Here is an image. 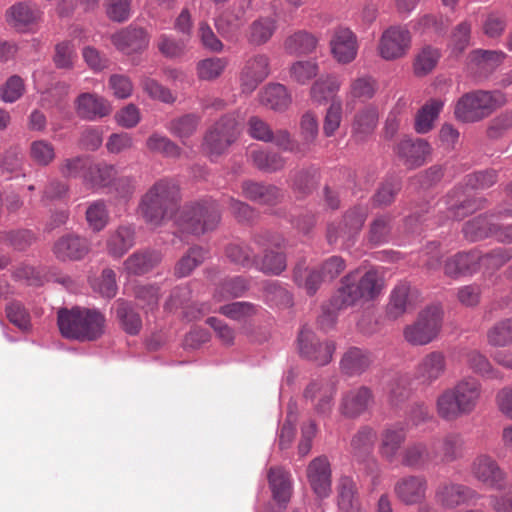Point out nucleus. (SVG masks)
<instances>
[{
  "label": "nucleus",
  "instance_id": "35",
  "mask_svg": "<svg viewBox=\"0 0 512 512\" xmlns=\"http://www.w3.org/2000/svg\"><path fill=\"white\" fill-rule=\"evenodd\" d=\"M242 194L251 201L267 205L277 203L282 196L277 187L252 181L243 182Z\"/></svg>",
  "mask_w": 512,
  "mask_h": 512
},
{
  "label": "nucleus",
  "instance_id": "40",
  "mask_svg": "<svg viewBox=\"0 0 512 512\" xmlns=\"http://www.w3.org/2000/svg\"><path fill=\"white\" fill-rule=\"evenodd\" d=\"M260 102L272 110L282 111L290 105L291 97L284 85L269 84L260 93Z\"/></svg>",
  "mask_w": 512,
  "mask_h": 512
},
{
  "label": "nucleus",
  "instance_id": "61",
  "mask_svg": "<svg viewBox=\"0 0 512 512\" xmlns=\"http://www.w3.org/2000/svg\"><path fill=\"white\" fill-rule=\"evenodd\" d=\"M391 235V219L388 216L376 217L370 224L368 240L374 245L389 241Z\"/></svg>",
  "mask_w": 512,
  "mask_h": 512
},
{
  "label": "nucleus",
  "instance_id": "15",
  "mask_svg": "<svg viewBox=\"0 0 512 512\" xmlns=\"http://www.w3.org/2000/svg\"><path fill=\"white\" fill-rule=\"evenodd\" d=\"M427 479L422 475H406L394 485L396 498L405 505L419 504L426 498Z\"/></svg>",
  "mask_w": 512,
  "mask_h": 512
},
{
  "label": "nucleus",
  "instance_id": "42",
  "mask_svg": "<svg viewBox=\"0 0 512 512\" xmlns=\"http://www.w3.org/2000/svg\"><path fill=\"white\" fill-rule=\"evenodd\" d=\"M317 42L314 35L300 30L285 39L284 49L290 55L309 54L315 50Z\"/></svg>",
  "mask_w": 512,
  "mask_h": 512
},
{
  "label": "nucleus",
  "instance_id": "2",
  "mask_svg": "<svg viewBox=\"0 0 512 512\" xmlns=\"http://www.w3.org/2000/svg\"><path fill=\"white\" fill-rule=\"evenodd\" d=\"M181 201L180 188L173 179L162 178L156 181L141 197L138 213L144 222L154 228L165 221L176 218Z\"/></svg>",
  "mask_w": 512,
  "mask_h": 512
},
{
  "label": "nucleus",
  "instance_id": "3",
  "mask_svg": "<svg viewBox=\"0 0 512 512\" xmlns=\"http://www.w3.org/2000/svg\"><path fill=\"white\" fill-rule=\"evenodd\" d=\"M382 288V279L375 270H369L361 277H358L357 271L347 274L330 300L331 308L320 317V325L324 326L326 320L333 324L335 311L353 306L361 299L372 300L380 294Z\"/></svg>",
  "mask_w": 512,
  "mask_h": 512
},
{
  "label": "nucleus",
  "instance_id": "33",
  "mask_svg": "<svg viewBox=\"0 0 512 512\" xmlns=\"http://www.w3.org/2000/svg\"><path fill=\"white\" fill-rule=\"evenodd\" d=\"M432 449L433 452H436L437 457H440L441 462L451 463L462 457L464 440L459 434H448L438 443L434 442Z\"/></svg>",
  "mask_w": 512,
  "mask_h": 512
},
{
  "label": "nucleus",
  "instance_id": "29",
  "mask_svg": "<svg viewBox=\"0 0 512 512\" xmlns=\"http://www.w3.org/2000/svg\"><path fill=\"white\" fill-rule=\"evenodd\" d=\"M482 260L483 258L477 251L458 253L446 261L444 272L450 277L473 273L478 269Z\"/></svg>",
  "mask_w": 512,
  "mask_h": 512
},
{
  "label": "nucleus",
  "instance_id": "48",
  "mask_svg": "<svg viewBox=\"0 0 512 512\" xmlns=\"http://www.w3.org/2000/svg\"><path fill=\"white\" fill-rule=\"evenodd\" d=\"M377 90L378 83L376 79L369 75H362L351 80L347 97L365 102L372 99Z\"/></svg>",
  "mask_w": 512,
  "mask_h": 512
},
{
  "label": "nucleus",
  "instance_id": "16",
  "mask_svg": "<svg viewBox=\"0 0 512 512\" xmlns=\"http://www.w3.org/2000/svg\"><path fill=\"white\" fill-rule=\"evenodd\" d=\"M149 41L148 33L133 25L122 28L111 36L115 48L127 55L142 52L148 47Z\"/></svg>",
  "mask_w": 512,
  "mask_h": 512
},
{
  "label": "nucleus",
  "instance_id": "54",
  "mask_svg": "<svg viewBox=\"0 0 512 512\" xmlns=\"http://www.w3.org/2000/svg\"><path fill=\"white\" fill-rule=\"evenodd\" d=\"M248 289V282L240 276L225 279L216 288L214 298L217 301H223L229 298L242 296Z\"/></svg>",
  "mask_w": 512,
  "mask_h": 512
},
{
  "label": "nucleus",
  "instance_id": "5",
  "mask_svg": "<svg viewBox=\"0 0 512 512\" xmlns=\"http://www.w3.org/2000/svg\"><path fill=\"white\" fill-rule=\"evenodd\" d=\"M220 220L219 204L209 199L185 204L176 215L175 223L182 231L200 236L214 231Z\"/></svg>",
  "mask_w": 512,
  "mask_h": 512
},
{
  "label": "nucleus",
  "instance_id": "9",
  "mask_svg": "<svg viewBox=\"0 0 512 512\" xmlns=\"http://www.w3.org/2000/svg\"><path fill=\"white\" fill-rule=\"evenodd\" d=\"M367 215L368 209L365 206L359 205L348 210L340 223H331L328 226V242L330 244L337 243L339 240H341L343 244L352 242L361 231Z\"/></svg>",
  "mask_w": 512,
  "mask_h": 512
},
{
  "label": "nucleus",
  "instance_id": "25",
  "mask_svg": "<svg viewBox=\"0 0 512 512\" xmlns=\"http://www.w3.org/2000/svg\"><path fill=\"white\" fill-rule=\"evenodd\" d=\"M41 11L31 2H19L6 11V20L15 29L25 31L41 18Z\"/></svg>",
  "mask_w": 512,
  "mask_h": 512
},
{
  "label": "nucleus",
  "instance_id": "22",
  "mask_svg": "<svg viewBox=\"0 0 512 512\" xmlns=\"http://www.w3.org/2000/svg\"><path fill=\"white\" fill-rule=\"evenodd\" d=\"M75 111L84 120L94 121L108 116L111 105L102 96L95 93H81L75 100Z\"/></svg>",
  "mask_w": 512,
  "mask_h": 512
},
{
  "label": "nucleus",
  "instance_id": "37",
  "mask_svg": "<svg viewBox=\"0 0 512 512\" xmlns=\"http://www.w3.org/2000/svg\"><path fill=\"white\" fill-rule=\"evenodd\" d=\"M341 83L334 75H326L318 78L310 89L311 100L318 104L324 105L334 97L340 89Z\"/></svg>",
  "mask_w": 512,
  "mask_h": 512
},
{
  "label": "nucleus",
  "instance_id": "64",
  "mask_svg": "<svg viewBox=\"0 0 512 512\" xmlns=\"http://www.w3.org/2000/svg\"><path fill=\"white\" fill-rule=\"evenodd\" d=\"M266 274L278 275L286 268V258L281 252L267 250L263 259L254 264Z\"/></svg>",
  "mask_w": 512,
  "mask_h": 512
},
{
  "label": "nucleus",
  "instance_id": "6",
  "mask_svg": "<svg viewBox=\"0 0 512 512\" xmlns=\"http://www.w3.org/2000/svg\"><path fill=\"white\" fill-rule=\"evenodd\" d=\"M506 102L499 91H475L466 93L455 106V117L462 122H476L489 116Z\"/></svg>",
  "mask_w": 512,
  "mask_h": 512
},
{
  "label": "nucleus",
  "instance_id": "59",
  "mask_svg": "<svg viewBox=\"0 0 512 512\" xmlns=\"http://www.w3.org/2000/svg\"><path fill=\"white\" fill-rule=\"evenodd\" d=\"M225 253L226 257L235 265L251 267L256 263L255 252L246 244H230Z\"/></svg>",
  "mask_w": 512,
  "mask_h": 512
},
{
  "label": "nucleus",
  "instance_id": "49",
  "mask_svg": "<svg viewBox=\"0 0 512 512\" xmlns=\"http://www.w3.org/2000/svg\"><path fill=\"white\" fill-rule=\"evenodd\" d=\"M443 108V102L439 99L429 100L417 113L415 130L425 134L433 128L434 121Z\"/></svg>",
  "mask_w": 512,
  "mask_h": 512
},
{
  "label": "nucleus",
  "instance_id": "21",
  "mask_svg": "<svg viewBox=\"0 0 512 512\" xmlns=\"http://www.w3.org/2000/svg\"><path fill=\"white\" fill-rule=\"evenodd\" d=\"M330 48L338 63H351L358 52L357 37L350 29L340 27L334 31L330 40Z\"/></svg>",
  "mask_w": 512,
  "mask_h": 512
},
{
  "label": "nucleus",
  "instance_id": "13",
  "mask_svg": "<svg viewBox=\"0 0 512 512\" xmlns=\"http://www.w3.org/2000/svg\"><path fill=\"white\" fill-rule=\"evenodd\" d=\"M270 74V59L266 54H255L246 60L240 74L243 92L251 93Z\"/></svg>",
  "mask_w": 512,
  "mask_h": 512
},
{
  "label": "nucleus",
  "instance_id": "44",
  "mask_svg": "<svg viewBox=\"0 0 512 512\" xmlns=\"http://www.w3.org/2000/svg\"><path fill=\"white\" fill-rule=\"evenodd\" d=\"M378 116V110L373 106H367L356 113L352 131L358 139L362 140L373 133Z\"/></svg>",
  "mask_w": 512,
  "mask_h": 512
},
{
  "label": "nucleus",
  "instance_id": "38",
  "mask_svg": "<svg viewBox=\"0 0 512 512\" xmlns=\"http://www.w3.org/2000/svg\"><path fill=\"white\" fill-rule=\"evenodd\" d=\"M200 122L199 115L189 113L172 119L167 125V130L186 145V141L196 133Z\"/></svg>",
  "mask_w": 512,
  "mask_h": 512
},
{
  "label": "nucleus",
  "instance_id": "53",
  "mask_svg": "<svg viewBox=\"0 0 512 512\" xmlns=\"http://www.w3.org/2000/svg\"><path fill=\"white\" fill-rule=\"evenodd\" d=\"M495 224L487 216H478L469 220L463 227L465 237L470 241H477L493 236Z\"/></svg>",
  "mask_w": 512,
  "mask_h": 512
},
{
  "label": "nucleus",
  "instance_id": "39",
  "mask_svg": "<svg viewBox=\"0 0 512 512\" xmlns=\"http://www.w3.org/2000/svg\"><path fill=\"white\" fill-rule=\"evenodd\" d=\"M505 57L502 51L478 49L471 53L470 60L480 74L487 76L502 64Z\"/></svg>",
  "mask_w": 512,
  "mask_h": 512
},
{
  "label": "nucleus",
  "instance_id": "10",
  "mask_svg": "<svg viewBox=\"0 0 512 512\" xmlns=\"http://www.w3.org/2000/svg\"><path fill=\"white\" fill-rule=\"evenodd\" d=\"M447 365V358L442 351H431L417 362L413 377L421 385L431 386L446 374Z\"/></svg>",
  "mask_w": 512,
  "mask_h": 512
},
{
  "label": "nucleus",
  "instance_id": "12",
  "mask_svg": "<svg viewBox=\"0 0 512 512\" xmlns=\"http://www.w3.org/2000/svg\"><path fill=\"white\" fill-rule=\"evenodd\" d=\"M411 45V35L407 29L390 27L385 30L379 43V53L385 60L404 56Z\"/></svg>",
  "mask_w": 512,
  "mask_h": 512
},
{
  "label": "nucleus",
  "instance_id": "45",
  "mask_svg": "<svg viewBox=\"0 0 512 512\" xmlns=\"http://www.w3.org/2000/svg\"><path fill=\"white\" fill-rule=\"evenodd\" d=\"M208 251L200 246L191 247L174 267V274L178 278L189 276L206 259Z\"/></svg>",
  "mask_w": 512,
  "mask_h": 512
},
{
  "label": "nucleus",
  "instance_id": "36",
  "mask_svg": "<svg viewBox=\"0 0 512 512\" xmlns=\"http://www.w3.org/2000/svg\"><path fill=\"white\" fill-rule=\"evenodd\" d=\"M277 29V21L273 17L261 16L254 20L248 27L246 38L254 46L267 43Z\"/></svg>",
  "mask_w": 512,
  "mask_h": 512
},
{
  "label": "nucleus",
  "instance_id": "24",
  "mask_svg": "<svg viewBox=\"0 0 512 512\" xmlns=\"http://www.w3.org/2000/svg\"><path fill=\"white\" fill-rule=\"evenodd\" d=\"M407 438L406 429L403 426L394 425L386 428L381 434L379 453L389 463L400 460V449Z\"/></svg>",
  "mask_w": 512,
  "mask_h": 512
},
{
  "label": "nucleus",
  "instance_id": "27",
  "mask_svg": "<svg viewBox=\"0 0 512 512\" xmlns=\"http://www.w3.org/2000/svg\"><path fill=\"white\" fill-rule=\"evenodd\" d=\"M374 397L370 388L360 386L348 391L342 398L341 411L345 416L357 417L364 413L373 403Z\"/></svg>",
  "mask_w": 512,
  "mask_h": 512
},
{
  "label": "nucleus",
  "instance_id": "1",
  "mask_svg": "<svg viewBox=\"0 0 512 512\" xmlns=\"http://www.w3.org/2000/svg\"><path fill=\"white\" fill-rule=\"evenodd\" d=\"M482 396L483 387L480 381L472 376H466L438 394L435 411L444 421H456L472 414L479 406Z\"/></svg>",
  "mask_w": 512,
  "mask_h": 512
},
{
  "label": "nucleus",
  "instance_id": "41",
  "mask_svg": "<svg viewBox=\"0 0 512 512\" xmlns=\"http://www.w3.org/2000/svg\"><path fill=\"white\" fill-rule=\"evenodd\" d=\"M116 317L121 328L130 335H137L142 328V319L130 302L118 300L116 302Z\"/></svg>",
  "mask_w": 512,
  "mask_h": 512
},
{
  "label": "nucleus",
  "instance_id": "17",
  "mask_svg": "<svg viewBox=\"0 0 512 512\" xmlns=\"http://www.w3.org/2000/svg\"><path fill=\"white\" fill-rule=\"evenodd\" d=\"M252 5L251 0H238L232 7L225 10L215 21L217 31L224 37L237 33L247 21V12Z\"/></svg>",
  "mask_w": 512,
  "mask_h": 512
},
{
  "label": "nucleus",
  "instance_id": "7",
  "mask_svg": "<svg viewBox=\"0 0 512 512\" xmlns=\"http://www.w3.org/2000/svg\"><path fill=\"white\" fill-rule=\"evenodd\" d=\"M240 132V125L235 117L231 115L221 117L207 130L202 143L203 152L211 160H216L236 142Z\"/></svg>",
  "mask_w": 512,
  "mask_h": 512
},
{
  "label": "nucleus",
  "instance_id": "32",
  "mask_svg": "<svg viewBox=\"0 0 512 512\" xmlns=\"http://www.w3.org/2000/svg\"><path fill=\"white\" fill-rule=\"evenodd\" d=\"M267 478L274 500L283 504V508H285L291 497L289 473L281 467H271Z\"/></svg>",
  "mask_w": 512,
  "mask_h": 512
},
{
  "label": "nucleus",
  "instance_id": "34",
  "mask_svg": "<svg viewBox=\"0 0 512 512\" xmlns=\"http://www.w3.org/2000/svg\"><path fill=\"white\" fill-rule=\"evenodd\" d=\"M145 148L149 153L158 154L165 158L178 159L182 155V149L176 142L157 131L147 137Z\"/></svg>",
  "mask_w": 512,
  "mask_h": 512
},
{
  "label": "nucleus",
  "instance_id": "58",
  "mask_svg": "<svg viewBox=\"0 0 512 512\" xmlns=\"http://www.w3.org/2000/svg\"><path fill=\"white\" fill-rule=\"evenodd\" d=\"M488 344L493 347H505L512 344V319L497 322L487 331Z\"/></svg>",
  "mask_w": 512,
  "mask_h": 512
},
{
  "label": "nucleus",
  "instance_id": "55",
  "mask_svg": "<svg viewBox=\"0 0 512 512\" xmlns=\"http://www.w3.org/2000/svg\"><path fill=\"white\" fill-rule=\"evenodd\" d=\"M225 58L210 57L200 60L196 65L197 77L200 80L212 81L222 75L227 67Z\"/></svg>",
  "mask_w": 512,
  "mask_h": 512
},
{
  "label": "nucleus",
  "instance_id": "56",
  "mask_svg": "<svg viewBox=\"0 0 512 512\" xmlns=\"http://www.w3.org/2000/svg\"><path fill=\"white\" fill-rule=\"evenodd\" d=\"M29 157L39 166H48L56 158L55 147L45 139L32 141L29 147Z\"/></svg>",
  "mask_w": 512,
  "mask_h": 512
},
{
  "label": "nucleus",
  "instance_id": "46",
  "mask_svg": "<svg viewBox=\"0 0 512 512\" xmlns=\"http://www.w3.org/2000/svg\"><path fill=\"white\" fill-rule=\"evenodd\" d=\"M293 279L295 283L299 287L304 288L309 295H314L321 283L326 281L320 269H309L301 263L295 267Z\"/></svg>",
  "mask_w": 512,
  "mask_h": 512
},
{
  "label": "nucleus",
  "instance_id": "26",
  "mask_svg": "<svg viewBox=\"0 0 512 512\" xmlns=\"http://www.w3.org/2000/svg\"><path fill=\"white\" fill-rule=\"evenodd\" d=\"M437 457L425 442L417 441L407 445L401 452L400 463L404 467L421 470Z\"/></svg>",
  "mask_w": 512,
  "mask_h": 512
},
{
  "label": "nucleus",
  "instance_id": "28",
  "mask_svg": "<svg viewBox=\"0 0 512 512\" xmlns=\"http://www.w3.org/2000/svg\"><path fill=\"white\" fill-rule=\"evenodd\" d=\"M162 255L156 250H139L124 261V270L128 274L143 275L160 263Z\"/></svg>",
  "mask_w": 512,
  "mask_h": 512
},
{
  "label": "nucleus",
  "instance_id": "51",
  "mask_svg": "<svg viewBox=\"0 0 512 512\" xmlns=\"http://www.w3.org/2000/svg\"><path fill=\"white\" fill-rule=\"evenodd\" d=\"M250 158L253 165L265 172H276L284 168L286 160L277 152L252 150Z\"/></svg>",
  "mask_w": 512,
  "mask_h": 512
},
{
  "label": "nucleus",
  "instance_id": "8",
  "mask_svg": "<svg viewBox=\"0 0 512 512\" xmlns=\"http://www.w3.org/2000/svg\"><path fill=\"white\" fill-rule=\"evenodd\" d=\"M443 309L433 304L422 310L417 319L404 328V339L413 346H424L435 340L441 330Z\"/></svg>",
  "mask_w": 512,
  "mask_h": 512
},
{
  "label": "nucleus",
  "instance_id": "62",
  "mask_svg": "<svg viewBox=\"0 0 512 512\" xmlns=\"http://www.w3.org/2000/svg\"><path fill=\"white\" fill-rule=\"evenodd\" d=\"M300 129L302 138L300 145L304 147L306 153L318 136L319 126L316 115L312 112L305 113L301 118Z\"/></svg>",
  "mask_w": 512,
  "mask_h": 512
},
{
  "label": "nucleus",
  "instance_id": "47",
  "mask_svg": "<svg viewBox=\"0 0 512 512\" xmlns=\"http://www.w3.org/2000/svg\"><path fill=\"white\" fill-rule=\"evenodd\" d=\"M411 307L410 286L400 283L391 292L387 314L392 319L402 316Z\"/></svg>",
  "mask_w": 512,
  "mask_h": 512
},
{
  "label": "nucleus",
  "instance_id": "57",
  "mask_svg": "<svg viewBox=\"0 0 512 512\" xmlns=\"http://www.w3.org/2000/svg\"><path fill=\"white\" fill-rule=\"evenodd\" d=\"M116 175L115 166L107 163H97L89 167V171L84 175V178L93 186L104 187L109 185Z\"/></svg>",
  "mask_w": 512,
  "mask_h": 512
},
{
  "label": "nucleus",
  "instance_id": "19",
  "mask_svg": "<svg viewBox=\"0 0 512 512\" xmlns=\"http://www.w3.org/2000/svg\"><path fill=\"white\" fill-rule=\"evenodd\" d=\"M478 493L463 484L445 482L438 486L435 492L436 502L443 508L453 509L478 498Z\"/></svg>",
  "mask_w": 512,
  "mask_h": 512
},
{
  "label": "nucleus",
  "instance_id": "52",
  "mask_svg": "<svg viewBox=\"0 0 512 512\" xmlns=\"http://www.w3.org/2000/svg\"><path fill=\"white\" fill-rule=\"evenodd\" d=\"M441 57L440 51L431 46L423 47L415 56L413 70L416 76L431 73Z\"/></svg>",
  "mask_w": 512,
  "mask_h": 512
},
{
  "label": "nucleus",
  "instance_id": "20",
  "mask_svg": "<svg viewBox=\"0 0 512 512\" xmlns=\"http://www.w3.org/2000/svg\"><path fill=\"white\" fill-rule=\"evenodd\" d=\"M52 251L60 261H78L89 253L90 245L85 238L75 234H66L55 241Z\"/></svg>",
  "mask_w": 512,
  "mask_h": 512
},
{
  "label": "nucleus",
  "instance_id": "23",
  "mask_svg": "<svg viewBox=\"0 0 512 512\" xmlns=\"http://www.w3.org/2000/svg\"><path fill=\"white\" fill-rule=\"evenodd\" d=\"M430 151L429 143L423 139L413 140L405 138L399 142L396 148L398 157L408 168H416L423 165Z\"/></svg>",
  "mask_w": 512,
  "mask_h": 512
},
{
  "label": "nucleus",
  "instance_id": "4",
  "mask_svg": "<svg viewBox=\"0 0 512 512\" xmlns=\"http://www.w3.org/2000/svg\"><path fill=\"white\" fill-rule=\"evenodd\" d=\"M57 325L64 338L94 341L104 333L105 317L96 310L62 308L57 312Z\"/></svg>",
  "mask_w": 512,
  "mask_h": 512
},
{
  "label": "nucleus",
  "instance_id": "14",
  "mask_svg": "<svg viewBox=\"0 0 512 512\" xmlns=\"http://www.w3.org/2000/svg\"><path fill=\"white\" fill-rule=\"evenodd\" d=\"M471 473L484 486L500 490L503 488L505 473L495 459L487 454L478 455L471 466Z\"/></svg>",
  "mask_w": 512,
  "mask_h": 512
},
{
  "label": "nucleus",
  "instance_id": "63",
  "mask_svg": "<svg viewBox=\"0 0 512 512\" xmlns=\"http://www.w3.org/2000/svg\"><path fill=\"white\" fill-rule=\"evenodd\" d=\"M76 59L77 53L70 41H63L55 46L53 62L58 69H72Z\"/></svg>",
  "mask_w": 512,
  "mask_h": 512
},
{
  "label": "nucleus",
  "instance_id": "30",
  "mask_svg": "<svg viewBox=\"0 0 512 512\" xmlns=\"http://www.w3.org/2000/svg\"><path fill=\"white\" fill-rule=\"evenodd\" d=\"M372 355L358 347L349 348L340 361V367L343 373L349 376L361 375L372 364Z\"/></svg>",
  "mask_w": 512,
  "mask_h": 512
},
{
  "label": "nucleus",
  "instance_id": "50",
  "mask_svg": "<svg viewBox=\"0 0 512 512\" xmlns=\"http://www.w3.org/2000/svg\"><path fill=\"white\" fill-rule=\"evenodd\" d=\"M335 388L330 384L311 383L306 389L304 396L309 399L319 398L316 409L319 413H327L332 408V400Z\"/></svg>",
  "mask_w": 512,
  "mask_h": 512
},
{
  "label": "nucleus",
  "instance_id": "60",
  "mask_svg": "<svg viewBox=\"0 0 512 512\" xmlns=\"http://www.w3.org/2000/svg\"><path fill=\"white\" fill-rule=\"evenodd\" d=\"M86 220L89 227L99 232L108 224L109 213L103 201H95L86 210Z\"/></svg>",
  "mask_w": 512,
  "mask_h": 512
},
{
  "label": "nucleus",
  "instance_id": "18",
  "mask_svg": "<svg viewBox=\"0 0 512 512\" xmlns=\"http://www.w3.org/2000/svg\"><path fill=\"white\" fill-rule=\"evenodd\" d=\"M308 482L319 498H326L331 493V466L324 455L314 458L306 470Z\"/></svg>",
  "mask_w": 512,
  "mask_h": 512
},
{
  "label": "nucleus",
  "instance_id": "11",
  "mask_svg": "<svg viewBox=\"0 0 512 512\" xmlns=\"http://www.w3.org/2000/svg\"><path fill=\"white\" fill-rule=\"evenodd\" d=\"M300 354L317 365H326L335 351L333 342H320L313 331L303 327L298 336Z\"/></svg>",
  "mask_w": 512,
  "mask_h": 512
},
{
  "label": "nucleus",
  "instance_id": "31",
  "mask_svg": "<svg viewBox=\"0 0 512 512\" xmlns=\"http://www.w3.org/2000/svg\"><path fill=\"white\" fill-rule=\"evenodd\" d=\"M135 244V229L130 225H121L111 232L107 239L108 253L115 257H122Z\"/></svg>",
  "mask_w": 512,
  "mask_h": 512
},
{
  "label": "nucleus",
  "instance_id": "43",
  "mask_svg": "<svg viewBox=\"0 0 512 512\" xmlns=\"http://www.w3.org/2000/svg\"><path fill=\"white\" fill-rule=\"evenodd\" d=\"M338 506L342 512H354L360 509L355 482L347 476H343L338 484Z\"/></svg>",
  "mask_w": 512,
  "mask_h": 512
}]
</instances>
